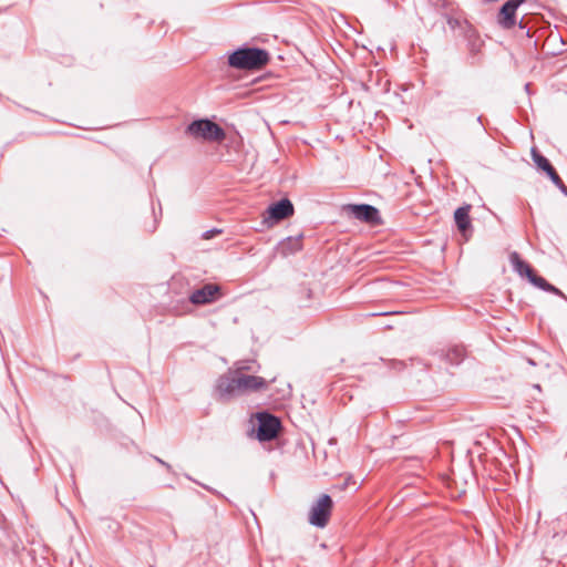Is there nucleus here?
<instances>
[{
    "label": "nucleus",
    "mask_w": 567,
    "mask_h": 567,
    "mask_svg": "<svg viewBox=\"0 0 567 567\" xmlns=\"http://www.w3.org/2000/svg\"><path fill=\"white\" fill-rule=\"evenodd\" d=\"M548 175V177L551 179V182L557 186L559 187L561 190L564 192H567L563 181L560 179V177L558 176V174L556 173V171L554 169V167L546 173Z\"/></svg>",
    "instance_id": "2eb2a0df"
},
{
    "label": "nucleus",
    "mask_w": 567,
    "mask_h": 567,
    "mask_svg": "<svg viewBox=\"0 0 567 567\" xmlns=\"http://www.w3.org/2000/svg\"><path fill=\"white\" fill-rule=\"evenodd\" d=\"M532 156H533L535 164L537 165V167L539 169L547 173L553 168V166L550 165L548 159L546 157H544L543 155H540L536 150L532 151Z\"/></svg>",
    "instance_id": "ddd939ff"
},
{
    "label": "nucleus",
    "mask_w": 567,
    "mask_h": 567,
    "mask_svg": "<svg viewBox=\"0 0 567 567\" xmlns=\"http://www.w3.org/2000/svg\"><path fill=\"white\" fill-rule=\"evenodd\" d=\"M332 506L333 502L329 495H320L309 509V523L319 528L326 527L331 515Z\"/></svg>",
    "instance_id": "39448f33"
},
{
    "label": "nucleus",
    "mask_w": 567,
    "mask_h": 567,
    "mask_svg": "<svg viewBox=\"0 0 567 567\" xmlns=\"http://www.w3.org/2000/svg\"><path fill=\"white\" fill-rule=\"evenodd\" d=\"M219 288L215 285H205L203 288L195 290L190 296V301L195 305H204L212 302Z\"/></svg>",
    "instance_id": "9d476101"
},
{
    "label": "nucleus",
    "mask_w": 567,
    "mask_h": 567,
    "mask_svg": "<svg viewBox=\"0 0 567 567\" xmlns=\"http://www.w3.org/2000/svg\"><path fill=\"white\" fill-rule=\"evenodd\" d=\"M350 210L357 219L362 221L377 224L380 219L379 210L371 205H351Z\"/></svg>",
    "instance_id": "1a4fd4ad"
},
{
    "label": "nucleus",
    "mask_w": 567,
    "mask_h": 567,
    "mask_svg": "<svg viewBox=\"0 0 567 567\" xmlns=\"http://www.w3.org/2000/svg\"><path fill=\"white\" fill-rule=\"evenodd\" d=\"M249 369L248 365L240 363L220 375L215 386L217 398L221 401H229L266 390L268 382L261 377L247 374L246 371Z\"/></svg>",
    "instance_id": "f257e3e1"
},
{
    "label": "nucleus",
    "mask_w": 567,
    "mask_h": 567,
    "mask_svg": "<svg viewBox=\"0 0 567 567\" xmlns=\"http://www.w3.org/2000/svg\"><path fill=\"white\" fill-rule=\"evenodd\" d=\"M525 0H508L506 1L499 11L498 22L504 28H512L515 24V13L517 8Z\"/></svg>",
    "instance_id": "6e6552de"
},
{
    "label": "nucleus",
    "mask_w": 567,
    "mask_h": 567,
    "mask_svg": "<svg viewBox=\"0 0 567 567\" xmlns=\"http://www.w3.org/2000/svg\"><path fill=\"white\" fill-rule=\"evenodd\" d=\"M301 239H302L301 236H296V237H288L285 240H282L279 246L281 254L290 255L296 251H299L302 247Z\"/></svg>",
    "instance_id": "9b49d317"
},
{
    "label": "nucleus",
    "mask_w": 567,
    "mask_h": 567,
    "mask_svg": "<svg viewBox=\"0 0 567 567\" xmlns=\"http://www.w3.org/2000/svg\"><path fill=\"white\" fill-rule=\"evenodd\" d=\"M187 132L195 138H203L205 141L220 142L225 138L224 130L209 120L194 121L188 125Z\"/></svg>",
    "instance_id": "20e7f679"
},
{
    "label": "nucleus",
    "mask_w": 567,
    "mask_h": 567,
    "mask_svg": "<svg viewBox=\"0 0 567 567\" xmlns=\"http://www.w3.org/2000/svg\"><path fill=\"white\" fill-rule=\"evenodd\" d=\"M156 461H157L158 463H161L162 465H164L166 468H171V466H169L167 463H165L163 460H161V458L156 457Z\"/></svg>",
    "instance_id": "f3484780"
},
{
    "label": "nucleus",
    "mask_w": 567,
    "mask_h": 567,
    "mask_svg": "<svg viewBox=\"0 0 567 567\" xmlns=\"http://www.w3.org/2000/svg\"><path fill=\"white\" fill-rule=\"evenodd\" d=\"M509 258L515 271L522 277L525 276L532 285L566 299V296L558 288L547 282L543 277L537 276L533 269L519 258L517 252H513Z\"/></svg>",
    "instance_id": "7ed1b4c3"
},
{
    "label": "nucleus",
    "mask_w": 567,
    "mask_h": 567,
    "mask_svg": "<svg viewBox=\"0 0 567 567\" xmlns=\"http://www.w3.org/2000/svg\"><path fill=\"white\" fill-rule=\"evenodd\" d=\"M218 231L217 230H208L204 234V237L206 239H209L210 237H213L215 234H217Z\"/></svg>",
    "instance_id": "dca6fc26"
},
{
    "label": "nucleus",
    "mask_w": 567,
    "mask_h": 567,
    "mask_svg": "<svg viewBox=\"0 0 567 567\" xmlns=\"http://www.w3.org/2000/svg\"><path fill=\"white\" fill-rule=\"evenodd\" d=\"M292 214H293V205L291 204V202L289 199L284 198V199L272 204L271 206H269V208L267 209V212L264 216V221L265 223H270V221L276 223V221H279V220L290 217Z\"/></svg>",
    "instance_id": "0eeeda50"
},
{
    "label": "nucleus",
    "mask_w": 567,
    "mask_h": 567,
    "mask_svg": "<svg viewBox=\"0 0 567 567\" xmlns=\"http://www.w3.org/2000/svg\"><path fill=\"white\" fill-rule=\"evenodd\" d=\"M257 437L259 441H270L276 437L279 430V421L277 417L268 413L257 414Z\"/></svg>",
    "instance_id": "423d86ee"
},
{
    "label": "nucleus",
    "mask_w": 567,
    "mask_h": 567,
    "mask_svg": "<svg viewBox=\"0 0 567 567\" xmlns=\"http://www.w3.org/2000/svg\"><path fill=\"white\" fill-rule=\"evenodd\" d=\"M468 207H460L454 213L455 223L458 229L465 233L470 227Z\"/></svg>",
    "instance_id": "f8f14e48"
},
{
    "label": "nucleus",
    "mask_w": 567,
    "mask_h": 567,
    "mask_svg": "<svg viewBox=\"0 0 567 567\" xmlns=\"http://www.w3.org/2000/svg\"><path fill=\"white\" fill-rule=\"evenodd\" d=\"M464 357L463 348H455L449 352L447 358L452 363H458Z\"/></svg>",
    "instance_id": "4468645a"
},
{
    "label": "nucleus",
    "mask_w": 567,
    "mask_h": 567,
    "mask_svg": "<svg viewBox=\"0 0 567 567\" xmlns=\"http://www.w3.org/2000/svg\"><path fill=\"white\" fill-rule=\"evenodd\" d=\"M268 61V52L258 48H240L228 56V64L239 70H258Z\"/></svg>",
    "instance_id": "f03ea898"
}]
</instances>
